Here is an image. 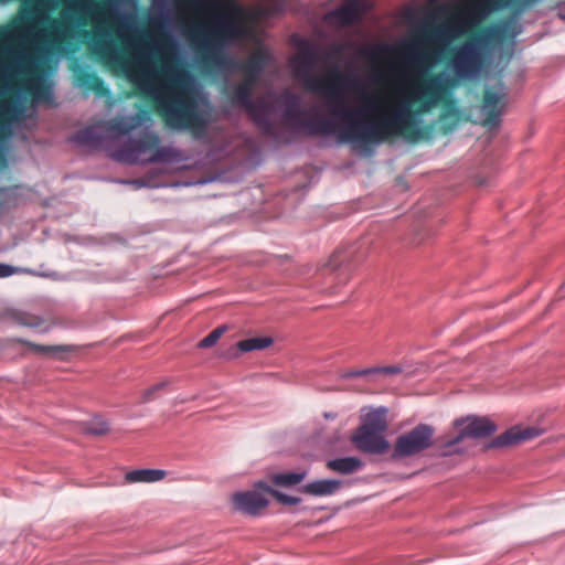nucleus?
Listing matches in <instances>:
<instances>
[{
    "instance_id": "obj_1",
    "label": "nucleus",
    "mask_w": 565,
    "mask_h": 565,
    "mask_svg": "<svg viewBox=\"0 0 565 565\" xmlns=\"http://www.w3.org/2000/svg\"><path fill=\"white\" fill-rule=\"evenodd\" d=\"M61 18L66 24L72 15L84 23L87 18L95 22V36L89 43L108 65L117 67L124 76L158 105L166 125L174 130L190 131L196 139L207 135L214 120V108L209 95L189 71L171 64L160 42L135 23L119 26L117 36L132 60L124 58L111 33L103 24L105 14L94 0H62Z\"/></svg>"
},
{
    "instance_id": "obj_2",
    "label": "nucleus",
    "mask_w": 565,
    "mask_h": 565,
    "mask_svg": "<svg viewBox=\"0 0 565 565\" xmlns=\"http://www.w3.org/2000/svg\"><path fill=\"white\" fill-rule=\"evenodd\" d=\"M35 1L0 25V168L7 167L10 138H25L36 105L52 102L56 51L73 36L63 19L51 17L62 0Z\"/></svg>"
},
{
    "instance_id": "obj_3",
    "label": "nucleus",
    "mask_w": 565,
    "mask_h": 565,
    "mask_svg": "<svg viewBox=\"0 0 565 565\" xmlns=\"http://www.w3.org/2000/svg\"><path fill=\"white\" fill-rule=\"evenodd\" d=\"M522 31L516 20H511L483 30L478 35L454 49L450 67L434 75L419 72L401 76L379 93L362 94L359 102L361 113L370 115L371 122H350L343 136L356 147L379 146L391 137H399L417 130L424 115L447 100L459 81L478 78L492 61L495 49L507 36H516Z\"/></svg>"
},
{
    "instance_id": "obj_4",
    "label": "nucleus",
    "mask_w": 565,
    "mask_h": 565,
    "mask_svg": "<svg viewBox=\"0 0 565 565\" xmlns=\"http://www.w3.org/2000/svg\"><path fill=\"white\" fill-rule=\"evenodd\" d=\"M198 12L201 15L212 14L211 30L202 22L191 30V41L203 52L202 64L210 73L231 74L244 71L246 78L257 82L260 72L267 64L268 54L258 51L249 56L245 63L236 61L224 51L215 47L213 42L225 46L237 41L249 40L254 30L245 9L232 0H196Z\"/></svg>"
},
{
    "instance_id": "obj_5",
    "label": "nucleus",
    "mask_w": 565,
    "mask_h": 565,
    "mask_svg": "<svg viewBox=\"0 0 565 565\" xmlns=\"http://www.w3.org/2000/svg\"><path fill=\"white\" fill-rule=\"evenodd\" d=\"M152 126V118L148 110H140L134 116L124 117L120 120L99 124L77 131L72 140L82 147L98 148L105 138H116L128 135L139 127L146 130L139 140H130L113 157L126 163H179L188 159L183 151L173 146L159 147V136L149 128Z\"/></svg>"
},
{
    "instance_id": "obj_6",
    "label": "nucleus",
    "mask_w": 565,
    "mask_h": 565,
    "mask_svg": "<svg viewBox=\"0 0 565 565\" xmlns=\"http://www.w3.org/2000/svg\"><path fill=\"white\" fill-rule=\"evenodd\" d=\"M319 61L317 50L309 44L302 45L298 53L292 57L290 66L295 77L301 82L306 90L320 94L330 105L340 104L343 102L347 92H359L355 100L360 108L352 110L345 107L337 108L333 114L343 120L340 129V137L343 141L350 143L354 149L371 152L375 146L356 147L343 136V130L350 122L364 124L371 122L373 119L370 115L361 113L362 104L359 98L362 94L379 93L382 89L366 92L360 89V83L355 76L343 75L337 66L332 67L326 77L317 76L313 71Z\"/></svg>"
},
{
    "instance_id": "obj_7",
    "label": "nucleus",
    "mask_w": 565,
    "mask_h": 565,
    "mask_svg": "<svg viewBox=\"0 0 565 565\" xmlns=\"http://www.w3.org/2000/svg\"><path fill=\"white\" fill-rule=\"evenodd\" d=\"M542 0H451L441 3L437 10L449 15L448 20L439 23L430 33V39L448 46L457 39L466 35L479 25L492 12L511 9L515 18L536 6Z\"/></svg>"
},
{
    "instance_id": "obj_8",
    "label": "nucleus",
    "mask_w": 565,
    "mask_h": 565,
    "mask_svg": "<svg viewBox=\"0 0 565 565\" xmlns=\"http://www.w3.org/2000/svg\"><path fill=\"white\" fill-rule=\"evenodd\" d=\"M284 104V119L297 131L307 135H332L337 130L333 119L323 116L319 107L309 109L301 108V99L299 96L285 92L281 95Z\"/></svg>"
},
{
    "instance_id": "obj_9",
    "label": "nucleus",
    "mask_w": 565,
    "mask_h": 565,
    "mask_svg": "<svg viewBox=\"0 0 565 565\" xmlns=\"http://www.w3.org/2000/svg\"><path fill=\"white\" fill-rule=\"evenodd\" d=\"M457 434L441 443L444 455L465 454L475 447L478 440L492 435L495 424L487 417L468 416L455 420Z\"/></svg>"
},
{
    "instance_id": "obj_10",
    "label": "nucleus",
    "mask_w": 565,
    "mask_h": 565,
    "mask_svg": "<svg viewBox=\"0 0 565 565\" xmlns=\"http://www.w3.org/2000/svg\"><path fill=\"white\" fill-rule=\"evenodd\" d=\"M255 82L245 77V79L233 88L231 94V102L239 107L244 108L245 111L253 118L255 124L264 132L273 134V114L274 108L271 106L270 98H260L253 102L250 98Z\"/></svg>"
},
{
    "instance_id": "obj_11",
    "label": "nucleus",
    "mask_w": 565,
    "mask_h": 565,
    "mask_svg": "<svg viewBox=\"0 0 565 565\" xmlns=\"http://www.w3.org/2000/svg\"><path fill=\"white\" fill-rule=\"evenodd\" d=\"M434 428L426 424L401 435L394 446V457L405 458L419 454L433 444Z\"/></svg>"
},
{
    "instance_id": "obj_12",
    "label": "nucleus",
    "mask_w": 565,
    "mask_h": 565,
    "mask_svg": "<svg viewBox=\"0 0 565 565\" xmlns=\"http://www.w3.org/2000/svg\"><path fill=\"white\" fill-rule=\"evenodd\" d=\"M270 488L264 482H257L255 488L232 494L231 501L235 511L247 515H258L268 503Z\"/></svg>"
},
{
    "instance_id": "obj_13",
    "label": "nucleus",
    "mask_w": 565,
    "mask_h": 565,
    "mask_svg": "<svg viewBox=\"0 0 565 565\" xmlns=\"http://www.w3.org/2000/svg\"><path fill=\"white\" fill-rule=\"evenodd\" d=\"M505 88L501 82L488 85L481 108L483 126L494 127L499 125L502 110L505 106Z\"/></svg>"
},
{
    "instance_id": "obj_14",
    "label": "nucleus",
    "mask_w": 565,
    "mask_h": 565,
    "mask_svg": "<svg viewBox=\"0 0 565 565\" xmlns=\"http://www.w3.org/2000/svg\"><path fill=\"white\" fill-rule=\"evenodd\" d=\"M352 443L362 451L369 454H384L390 443L382 433L359 428L352 437Z\"/></svg>"
},
{
    "instance_id": "obj_15",
    "label": "nucleus",
    "mask_w": 565,
    "mask_h": 565,
    "mask_svg": "<svg viewBox=\"0 0 565 565\" xmlns=\"http://www.w3.org/2000/svg\"><path fill=\"white\" fill-rule=\"evenodd\" d=\"M367 11L358 4L344 2L341 7L330 11L327 14V20L330 24L343 28L359 22Z\"/></svg>"
},
{
    "instance_id": "obj_16",
    "label": "nucleus",
    "mask_w": 565,
    "mask_h": 565,
    "mask_svg": "<svg viewBox=\"0 0 565 565\" xmlns=\"http://www.w3.org/2000/svg\"><path fill=\"white\" fill-rule=\"evenodd\" d=\"M541 431L533 427H512L505 433L494 438L490 446L491 447H505L518 445L522 441H526L540 436Z\"/></svg>"
},
{
    "instance_id": "obj_17",
    "label": "nucleus",
    "mask_w": 565,
    "mask_h": 565,
    "mask_svg": "<svg viewBox=\"0 0 565 565\" xmlns=\"http://www.w3.org/2000/svg\"><path fill=\"white\" fill-rule=\"evenodd\" d=\"M271 337H255L238 341L224 353V358L233 360L239 358L241 353L264 350L273 344Z\"/></svg>"
},
{
    "instance_id": "obj_18",
    "label": "nucleus",
    "mask_w": 565,
    "mask_h": 565,
    "mask_svg": "<svg viewBox=\"0 0 565 565\" xmlns=\"http://www.w3.org/2000/svg\"><path fill=\"white\" fill-rule=\"evenodd\" d=\"M342 487V481L337 479H321L306 483L302 492L313 497H328L337 493Z\"/></svg>"
},
{
    "instance_id": "obj_19",
    "label": "nucleus",
    "mask_w": 565,
    "mask_h": 565,
    "mask_svg": "<svg viewBox=\"0 0 565 565\" xmlns=\"http://www.w3.org/2000/svg\"><path fill=\"white\" fill-rule=\"evenodd\" d=\"M386 408L372 409L367 412L359 428L382 433L386 429Z\"/></svg>"
},
{
    "instance_id": "obj_20",
    "label": "nucleus",
    "mask_w": 565,
    "mask_h": 565,
    "mask_svg": "<svg viewBox=\"0 0 565 565\" xmlns=\"http://www.w3.org/2000/svg\"><path fill=\"white\" fill-rule=\"evenodd\" d=\"M167 472L161 469H139L126 475V480L130 483H151L162 480Z\"/></svg>"
},
{
    "instance_id": "obj_21",
    "label": "nucleus",
    "mask_w": 565,
    "mask_h": 565,
    "mask_svg": "<svg viewBox=\"0 0 565 565\" xmlns=\"http://www.w3.org/2000/svg\"><path fill=\"white\" fill-rule=\"evenodd\" d=\"M327 467L330 470L342 475H350L358 471L362 467V461L355 457H343L329 460Z\"/></svg>"
},
{
    "instance_id": "obj_22",
    "label": "nucleus",
    "mask_w": 565,
    "mask_h": 565,
    "mask_svg": "<svg viewBox=\"0 0 565 565\" xmlns=\"http://www.w3.org/2000/svg\"><path fill=\"white\" fill-rule=\"evenodd\" d=\"M307 476L306 471L300 472H280L273 476L271 480L280 487H290L300 483Z\"/></svg>"
},
{
    "instance_id": "obj_23",
    "label": "nucleus",
    "mask_w": 565,
    "mask_h": 565,
    "mask_svg": "<svg viewBox=\"0 0 565 565\" xmlns=\"http://www.w3.org/2000/svg\"><path fill=\"white\" fill-rule=\"evenodd\" d=\"M388 52V45L385 43H377L372 46H363L359 50V55L370 60H376L383 54Z\"/></svg>"
},
{
    "instance_id": "obj_24",
    "label": "nucleus",
    "mask_w": 565,
    "mask_h": 565,
    "mask_svg": "<svg viewBox=\"0 0 565 565\" xmlns=\"http://www.w3.org/2000/svg\"><path fill=\"white\" fill-rule=\"evenodd\" d=\"M224 331H225V327H218V328L214 329L212 332H210L205 338H203L200 341L199 347L200 348L213 347L218 341V339L224 333Z\"/></svg>"
},
{
    "instance_id": "obj_25",
    "label": "nucleus",
    "mask_w": 565,
    "mask_h": 565,
    "mask_svg": "<svg viewBox=\"0 0 565 565\" xmlns=\"http://www.w3.org/2000/svg\"><path fill=\"white\" fill-rule=\"evenodd\" d=\"M270 494L274 495L280 503H284L287 505H296V504L300 503V501H301L300 498H298V497L288 495V494H285L280 491H276L273 489H270Z\"/></svg>"
},
{
    "instance_id": "obj_26",
    "label": "nucleus",
    "mask_w": 565,
    "mask_h": 565,
    "mask_svg": "<svg viewBox=\"0 0 565 565\" xmlns=\"http://www.w3.org/2000/svg\"><path fill=\"white\" fill-rule=\"evenodd\" d=\"M401 371L402 369L396 365L374 367V374L394 375L399 373Z\"/></svg>"
},
{
    "instance_id": "obj_27",
    "label": "nucleus",
    "mask_w": 565,
    "mask_h": 565,
    "mask_svg": "<svg viewBox=\"0 0 565 565\" xmlns=\"http://www.w3.org/2000/svg\"><path fill=\"white\" fill-rule=\"evenodd\" d=\"M34 351L42 354H56L62 351V347H43V345H33Z\"/></svg>"
},
{
    "instance_id": "obj_28",
    "label": "nucleus",
    "mask_w": 565,
    "mask_h": 565,
    "mask_svg": "<svg viewBox=\"0 0 565 565\" xmlns=\"http://www.w3.org/2000/svg\"><path fill=\"white\" fill-rule=\"evenodd\" d=\"M369 374H374V367L350 371V372L344 373L342 376L345 379H350V377L363 376V375H369Z\"/></svg>"
},
{
    "instance_id": "obj_29",
    "label": "nucleus",
    "mask_w": 565,
    "mask_h": 565,
    "mask_svg": "<svg viewBox=\"0 0 565 565\" xmlns=\"http://www.w3.org/2000/svg\"><path fill=\"white\" fill-rule=\"evenodd\" d=\"M164 385H166V383H164V382H162V383L156 384V385H153L152 387H150V388L146 390V391L143 392L142 399H143L145 402H148V401L152 399L153 394H154L157 391H159L160 388H162Z\"/></svg>"
},
{
    "instance_id": "obj_30",
    "label": "nucleus",
    "mask_w": 565,
    "mask_h": 565,
    "mask_svg": "<svg viewBox=\"0 0 565 565\" xmlns=\"http://www.w3.org/2000/svg\"><path fill=\"white\" fill-rule=\"evenodd\" d=\"M17 271H18V269L14 267H11V266L4 265V264H0V278L9 277Z\"/></svg>"
},
{
    "instance_id": "obj_31",
    "label": "nucleus",
    "mask_w": 565,
    "mask_h": 565,
    "mask_svg": "<svg viewBox=\"0 0 565 565\" xmlns=\"http://www.w3.org/2000/svg\"><path fill=\"white\" fill-rule=\"evenodd\" d=\"M108 431V426L106 423H100L96 427L88 428V433L93 435H103Z\"/></svg>"
},
{
    "instance_id": "obj_32",
    "label": "nucleus",
    "mask_w": 565,
    "mask_h": 565,
    "mask_svg": "<svg viewBox=\"0 0 565 565\" xmlns=\"http://www.w3.org/2000/svg\"><path fill=\"white\" fill-rule=\"evenodd\" d=\"M347 3L358 4L360 8L370 10L371 6L367 0H344Z\"/></svg>"
},
{
    "instance_id": "obj_33",
    "label": "nucleus",
    "mask_w": 565,
    "mask_h": 565,
    "mask_svg": "<svg viewBox=\"0 0 565 565\" xmlns=\"http://www.w3.org/2000/svg\"><path fill=\"white\" fill-rule=\"evenodd\" d=\"M557 17L565 22V4L558 7Z\"/></svg>"
},
{
    "instance_id": "obj_34",
    "label": "nucleus",
    "mask_w": 565,
    "mask_h": 565,
    "mask_svg": "<svg viewBox=\"0 0 565 565\" xmlns=\"http://www.w3.org/2000/svg\"><path fill=\"white\" fill-rule=\"evenodd\" d=\"M323 416L326 419H334L337 417V414L327 412V413H324Z\"/></svg>"
},
{
    "instance_id": "obj_35",
    "label": "nucleus",
    "mask_w": 565,
    "mask_h": 565,
    "mask_svg": "<svg viewBox=\"0 0 565 565\" xmlns=\"http://www.w3.org/2000/svg\"><path fill=\"white\" fill-rule=\"evenodd\" d=\"M342 50H343L342 45H334L333 54H340L342 52Z\"/></svg>"
},
{
    "instance_id": "obj_36",
    "label": "nucleus",
    "mask_w": 565,
    "mask_h": 565,
    "mask_svg": "<svg viewBox=\"0 0 565 565\" xmlns=\"http://www.w3.org/2000/svg\"><path fill=\"white\" fill-rule=\"evenodd\" d=\"M414 61L416 63H420L423 61V56L419 53H416L415 56H414Z\"/></svg>"
},
{
    "instance_id": "obj_37",
    "label": "nucleus",
    "mask_w": 565,
    "mask_h": 565,
    "mask_svg": "<svg viewBox=\"0 0 565 565\" xmlns=\"http://www.w3.org/2000/svg\"><path fill=\"white\" fill-rule=\"evenodd\" d=\"M438 61H439V55H438V56H436V57H435V58L429 63V64H430V66L436 65V64L438 63Z\"/></svg>"
},
{
    "instance_id": "obj_38",
    "label": "nucleus",
    "mask_w": 565,
    "mask_h": 565,
    "mask_svg": "<svg viewBox=\"0 0 565 565\" xmlns=\"http://www.w3.org/2000/svg\"><path fill=\"white\" fill-rule=\"evenodd\" d=\"M2 194V191H0V195Z\"/></svg>"
}]
</instances>
